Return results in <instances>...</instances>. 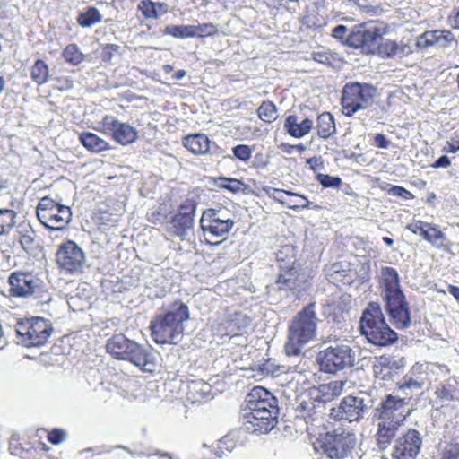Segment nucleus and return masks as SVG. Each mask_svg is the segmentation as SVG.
I'll use <instances>...</instances> for the list:
<instances>
[{
  "instance_id": "13",
  "label": "nucleus",
  "mask_w": 459,
  "mask_h": 459,
  "mask_svg": "<svg viewBox=\"0 0 459 459\" xmlns=\"http://www.w3.org/2000/svg\"><path fill=\"white\" fill-rule=\"evenodd\" d=\"M201 229L210 238H226L235 224L230 212L225 208L205 210L200 220Z\"/></svg>"
},
{
  "instance_id": "17",
  "label": "nucleus",
  "mask_w": 459,
  "mask_h": 459,
  "mask_svg": "<svg viewBox=\"0 0 459 459\" xmlns=\"http://www.w3.org/2000/svg\"><path fill=\"white\" fill-rule=\"evenodd\" d=\"M9 293L16 298H28L40 288V280L29 272L15 271L8 277Z\"/></svg>"
},
{
  "instance_id": "19",
  "label": "nucleus",
  "mask_w": 459,
  "mask_h": 459,
  "mask_svg": "<svg viewBox=\"0 0 459 459\" xmlns=\"http://www.w3.org/2000/svg\"><path fill=\"white\" fill-rule=\"evenodd\" d=\"M103 131L112 135L113 139L126 145L134 143L137 138V131L126 123H122L112 116H105L101 121Z\"/></svg>"
},
{
  "instance_id": "22",
  "label": "nucleus",
  "mask_w": 459,
  "mask_h": 459,
  "mask_svg": "<svg viewBox=\"0 0 459 459\" xmlns=\"http://www.w3.org/2000/svg\"><path fill=\"white\" fill-rule=\"evenodd\" d=\"M406 228L413 234H420L426 241L438 248L443 247L446 240V235L435 224L414 221L409 223Z\"/></svg>"
},
{
  "instance_id": "64",
  "label": "nucleus",
  "mask_w": 459,
  "mask_h": 459,
  "mask_svg": "<svg viewBox=\"0 0 459 459\" xmlns=\"http://www.w3.org/2000/svg\"><path fill=\"white\" fill-rule=\"evenodd\" d=\"M186 74V71L183 69L178 70L174 74V78L176 80H181L183 77H185Z\"/></svg>"
},
{
  "instance_id": "38",
  "label": "nucleus",
  "mask_w": 459,
  "mask_h": 459,
  "mask_svg": "<svg viewBox=\"0 0 459 459\" xmlns=\"http://www.w3.org/2000/svg\"><path fill=\"white\" fill-rule=\"evenodd\" d=\"M276 260L279 264V269L284 265H295V247L291 245H286L281 247V249L276 253Z\"/></svg>"
},
{
  "instance_id": "24",
  "label": "nucleus",
  "mask_w": 459,
  "mask_h": 459,
  "mask_svg": "<svg viewBox=\"0 0 459 459\" xmlns=\"http://www.w3.org/2000/svg\"><path fill=\"white\" fill-rule=\"evenodd\" d=\"M277 284L282 290H305L307 288V281L304 274L298 273L294 265L281 266L280 269Z\"/></svg>"
},
{
  "instance_id": "43",
  "label": "nucleus",
  "mask_w": 459,
  "mask_h": 459,
  "mask_svg": "<svg viewBox=\"0 0 459 459\" xmlns=\"http://www.w3.org/2000/svg\"><path fill=\"white\" fill-rule=\"evenodd\" d=\"M264 191L269 197L274 199L275 201H277L282 204H286V205L288 204V203L286 202L285 195H289V196L297 195V193L283 190V189H279V188H275V187H272V186L264 187Z\"/></svg>"
},
{
  "instance_id": "16",
  "label": "nucleus",
  "mask_w": 459,
  "mask_h": 459,
  "mask_svg": "<svg viewBox=\"0 0 459 459\" xmlns=\"http://www.w3.org/2000/svg\"><path fill=\"white\" fill-rule=\"evenodd\" d=\"M406 405L404 398L388 394L376 408L374 418L403 425L409 414Z\"/></svg>"
},
{
  "instance_id": "45",
  "label": "nucleus",
  "mask_w": 459,
  "mask_h": 459,
  "mask_svg": "<svg viewBox=\"0 0 459 459\" xmlns=\"http://www.w3.org/2000/svg\"><path fill=\"white\" fill-rule=\"evenodd\" d=\"M218 31V29L212 23H204L199 24L197 26L193 25V34L195 37H208L215 35Z\"/></svg>"
},
{
  "instance_id": "37",
  "label": "nucleus",
  "mask_w": 459,
  "mask_h": 459,
  "mask_svg": "<svg viewBox=\"0 0 459 459\" xmlns=\"http://www.w3.org/2000/svg\"><path fill=\"white\" fill-rule=\"evenodd\" d=\"M257 116L264 123H273L278 117L275 104L269 100L263 101L257 108Z\"/></svg>"
},
{
  "instance_id": "1",
  "label": "nucleus",
  "mask_w": 459,
  "mask_h": 459,
  "mask_svg": "<svg viewBox=\"0 0 459 459\" xmlns=\"http://www.w3.org/2000/svg\"><path fill=\"white\" fill-rule=\"evenodd\" d=\"M243 427L257 435L271 431L277 422L279 408L277 399L262 386L254 387L246 398Z\"/></svg>"
},
{
  "instance_id": "61",
  "label": "nucleus",
  "mask_w": 459,
  "mask_h": 459,
  "mask_svg": "<svg viewBox=\"0 0 459 459\" xmlns=\"http://www.w3.org/2000/svg\"><path fill=\"white\" fill-rule=\"evenodd\" d=\"M448 291L457 301H459V287L449 285Z\"/></svg>"
},
{
  "instance_id": "36",
  "label": "nucleus",
  "mask_w": 459,
  "mask_h": 459,
  "mask_svg": "<svg viewBox=\"0 0 459 459\" xmlns=\"http://www.w3.org/2000/svg\"><path fill=\"white\" fill-rule=\"evenodd\" d=\"M101 20L102 15L100 11L93 6L88 7L84 12L80 13L77 17L78 24L83 28L91 27L101 22Z\"/></svg>"
},
{
  "instance_id": "52",
  "label": "nucleus",
  "mask_w": 459,
  "mask_h": 459,
  "mask_svg": "<svg viewBox=\"0 0 459 459\" xmlns=\"http://www.w3.org/2000/svg\"><path fill=\"white\" fill-rule=\"evenodd\" d=\"M384 51L388 56H394L402 53L403 48L396 42L388 40L383 45Z\"/></svg>"
},
{
  "instance_id": "53",
  "label": "nucleus",
  "mask_w": 459,
  "mask_h": 459,
  "mask_svg": "<svg viewBox=\"0 0 459 459\" xmlns=\"http://www.w3.org/2000/svg\"><path fill=\"white\" fill-rule=\"evenodd\" d=\"M295 196L298 197V200L293 204L288 203V208L294 211L299 209L309 208L311 203L307 200V198L305 195L297 194V195Z\"/></svg>"
},
{
  "instance_id": "7",
  "label": "nucleus",
  "mask_w": 459,
  "mask_h": 459,
  "mask_svg": "<svg viewBox=\"0 0 459 459\" xmlns=\"http://www.w3.org/2000/svg\"><path fill=\"white\" fill-rule=\"evenodd\" d=\"M377 95V88L366 82H349L342 90L341 105L346 117H352L359 110L372 106Z\"/></svg>"
},
{
  "instance_id": "2",
  "label": "nucleus",
  "mask_w": 459,
  "mask_h": 459,
  "mask_svg": "<svg viewBox=\"0 0 459 459\" xmlns=\"http://www.w3.org/2000/svg\"><path fill=\"white\" fill-rule=\"evenodd\" d=\"M188 307L175 301L162 307L151 321V335L157 344H178L184 336L186 323L189 319Z\"/></svg>"
},
{
  "instance_id": "55",
  "label": "nucleus",
  "mask_w": 459,
  "mask_h": 459,
  "mask_svg": "<svg viewBox=\"0 0 459 459\" xmlns=\"http://www.w3.org/2000/svg\"><path fill=\"white\" fill-rule=\"evenodd\" d=\"M65 432L59 429L51 430L48 434V441L54 445H58L65 440Z\"/></svg>"
},
{
  "instance_id": "44",
  "label": "nucleus",
  "mask_w": 459,
  "mask_h": 459,
  "mask_svg": "<svg viewBox=\"0 0 459 459\" xmlns=\"http://www.w3.org/2000/svg\"><path fill=\"white\" fill-rule=\"evenodd\" d=\"M218 186L221 188L229 190L232 193H238L241 190L244 184L237 178H220Z\"/></svg>"
},
{
  "instance_id": "42",
  "label": "nucleus",
  "mask_w": 459,
  "mask_h": 459,
  "mask_svg": "<svg viewBox=\"0 0 459 459\" xmlns=\"http://www.w3.org/2000/svg\"><path fill=\"white\" fill-rule=\"evenodd\" d=\"M312 59L319 64H323L331 67L334 66L337 60V54L332 53L327 49H319L311 53Z\"/></svg>"
},
{
  "instance_id": "30",
  "label": "nucleus",
  "mask_w": 459,
  "mask_h": 459,
  "mask_svg": "<svg viewBox=\"0 0 459 459\" xmlns=\"http://www.w3.org/2000/svg\"><path fill=\"white\" fill-rule=\"evenodd\" d=\"M183 144L194 154H205L210 150V140L204 134L187 135L184 137Z\"/></svg>"
},
{
  "instance_id": "12",
  "label": "nucleus",
  "mask_w": 459,
  "mask_h": 459,
  "mask_svg": "<svg viewBox=\"0 0 459 459\" xmlns=\"http://www.w3.org/2000/svg\"><path fill=\"white\" fill-rule=\"evenodd\" d=\"M381 37V29L374 21H368L351 27L343 45L371 53L377 48Z\"/></svg>"
},
{
  "instance_id": "63",
  "label": "nucleus",
  "mask_w": 459,
  "mask_h": 459,
  "mask_svg": "<svg viewBox=\"0 0 459 459\" xmlns=\"http://www.w3.org/2000/svg\"><path fill=\"white\" fill-rule=\"evenodd\" d=\"M453 27L455 29H459V9L455 12L453 17Z\"/></svg>"
},
{
  "instance_id": "21",
  "label": "nucleus",
  "mask_w": 459,
  "mask_h": 459,
  "mask_svg": "<svg viewBox=\"0 0 459 459\" xmlns=\"http://www.w3.org/2000/svg\"><path fill=\"white\" fill-rule=\"evenodd\" d=\"M421 444L420 432L416 429H409L396 440L394 456L396 459H416Z\"/></svg>"
},
{
  "instance_id": "9",
  "label": "nucleus",
  "mask_w": 459,
  "mask_h": 459,
  "mask_svg": "<svg viewBox=\"0 0 459 459\" xmlns=\"http://www.w3.org/2000/svg\"><path fill=\"white\" fill-rule=\"evenodd\" d=\"M316 360L321 371L334 374L354 366L355 352L349 345L335 343L321 351Z\"/></svg>"
},
{
  "instance_id": "33",
  "label": "nucleus",
  "mask_w": 459,
  "mask_h": 459,
  "mask_svg": "<svg viewBox=\"0 0 459 459\" xmlns=\"http://www.w3.org/2000/svg\"><path fill=\"white\" fill-rule=\"evenodd\" d=\"M317 134L323 139H327L333 135L335 131L334 118L329 112H324L317 117L316 124Z\"/></svg>"
},
{
  "instance_id": "54",
  "label": "nucleus",
  "mask_w": 459,
  "mask_h": 459,
  "mask_svg": "<svg viewBox=\"0 0 459 459\" xmlns=\"http://www.w3.org/2000/svg\"><path fill=\"white\" fill-rule=\"evenodd\" d=\"M388 194L393 196L402 197L403 199H409L412 196L410 191L399 186H393L392 187H390L388 189Z\"/></svg>"
},
{
  "instance_id": "60",
  "label": "nucleus",
  "mask_w": 459,
  "mask_h": 459,
  "mask_svg": "<svg viewBox=\"0 0 459 459\" xmlns=\"http://www.w3.org/2000/svg\"><path fill=\"white\" fill-rule=\"evenodd\" d=\"M155 13H157V19L167 13L168 5L165 3H155Z\"/></svg>"
},
{
  "instance_id": "11",
  "label": "nucleus",
  "mask_w": 459,
  "mask_h": 459,
  "mask_svg": "<svg viewBox=\"0 0 459 459\" xmlns=\"http://www.w3.org/2000/svg\"><path fill=\"white\" fill-rule=\"evenodd\" d=\"M356 444L355 435L341 429L326 432L319 440L320 459H344Z\"/></svg>"
},
{
  "instance_id": "28",
  "label": "nucleus",
  "mask_w": 459,
  "mask_h": 459,
  "mask_svg": "<svg viewBox=\"0 0 459 459\" xmlns=\"http://www.w3.org/2000/svg\"><path fill=\"white\" fill-rule=\"evenodd\" d=\"M187 400L191 403H200L202 400L206 399L212 393V386L203 379L191 380L186 385Z\"/></svg>"
},
{
  "instance_id": "48",
  "label": "nucleus",
  "mask_w": 459,
  "mask_h": 459,
  "mask_svg": "<svg viewBox=\"0 0 459 459\" xmlns=\"http://www.w3.org/2000/svg\"><path fill=\"white\" fill-rule=\"evenodd\" d=\"M155 6V2L151 0H142L138 4V9L146 19H157Z\"/></svg>"
},
{
  "instance_id": "62",
  "label": "nucleus",
  "mask_w": 459,
  "mask_h": 459,
  "mask_svg": "<svg viewBox=\"0 0 459 459\" xmlns=\"http://www.w3.org/2000/svg\"><path fill=\"white\" fill-rule=\"evenodd\" d=\"M447 144H448V146L445 148L446 152L455 153L456 152L459 151V144L449 143Z\"/></svg>"
},
{
  "instance_id": "31",
  "label": "nucleus",
  "mask_w": 459,
  "mask_h": 459,
  "mask_svg": "<svg viewBox=\"0 0 459 459\" xmlns=\"http://www.w3.org/2000/svg\"><path fill=\"white\" fill-rule=\"evenodd\" d=\"M323 405L311 398V394L308 393L307 396L303 398L299 405V411L301 417L307 422L315 420L322 411Z\"/></svg>"
},
{
  "instance_id": "26",
  "label": "nucleus",
  "mask_w": 459,
  "mask_h": 459,
  "mask_svg": "<svg viewBox=\"0 0 459 459\" xmlns=\"http://www.w3.org/2000/svg\"><path fill=\"white\" fill-rule=\"evenodd\" d=\"M313 126L312 119L306 117L299 120L297 115H289L284 122V128L290 136L295 138H301L308 134Z\"/></svg>"
},
{
  "instance_id": "40",
  "label": "nucleus",
  "mask_w": 459,
  "mask_h": 459,
  "mask_svg": "<svg viewBox=\"0 0 459 459\" xmlns=\"http://www.w3.org/2000/svg\"><path fill=\"white\" fill-rule=\"evenodd\" d=\"M16 212L10 209H0V235L8 233L15 224Z\"/></svg>"
},
{
  "instance_id": "6",
  "label": "nucleus",
  "mask_w": 459,
  "mask_h": 459,
  "mask_svg": "<svg viewBox=\"0 0 459 459\" xmlns=\"http://www.w3.org/2000/svg\"><path fill=\"white\" fill-rule=\"evenodd\" d=\"M360 331L376 346H389L398 339L397 333L386 324L377 302H370L360 318Z\"/></svg>"
},
{
  "instance_id": "34",
  "label": "nucleus",
  "mask_w": 459,
  "mask_h": 459,
  "mask_svg": "<svg viewBox=\"0 0 459 459\" xmlns=\"http://www.w3.org/2000/svg\"><path fill=\"white\" fill-rule=\"evenodd\" d=\"M19 243L26 253H30L35 247L36 234L29 224L18 226Z\"/></svg>"
},
{
  "instance_id": "56",
  "label": "nucleus",
  "mask_w": 459,
  "mask_h": 459,
  "mask_svg": "<svg viewBox=\"0 0 459 459\" xmlns=\"http://www.w3.org/2000/svg\"><path fill=\"white\" fill-rule=\"evenodd\" d=\"M347 31H348V29L346 26L344 25H337L336 27H334L332 30V36L340 40L341 43L343 45V41H345V39L347 38L348 35L347 34Z\"/></svg>"
},
{
  "instance_id": "29",
  "label": "nucleus",
  "mask_w": 459,
  "mask_h": 459,
  "mask_svg": "<svg viewBox=\"0 0 459 459\" xmlns=\"http://www.w3.org/2000/svg\"><path fill=\"white\" fill-rule=\"evenodd\" d=\"M453 40V34L449 30H432L423 33L420 37V44L424 47L438 45L446 48Z\"/></svg>"
},
{
  "instance_id": "50",
  "label": "nucleus",
  "mask_w": 459,
  "mask_h": 459,
  "mask_svg": "<svg viewBox=\"0 0 459 459\" xmlns=\"http://www.w3.org/2000/svg\"><path fill=\"white\" fill-rule=\"evenodd\" d=\"M233 154L237 159L247 161L251 158L252 150L248 145L238 144L233 148Z\"/></svg>"
},
{
  "instance_id": "4",
  "label": "nucleus",
  "mask_w": 459,
  "mask_h": 459,
  "mask_svg": "<svg viewBox=\"0 0 459 459\" xmlns=\"http://www.w3.org/2000/svg\"><path fill=\"white\" fill-rule=\"evenodd\" d=\"M107 351L117 359L127 360L144 372H153L157 359L151 348L130 340L124 334H115L107 341Z\"/></svg>"
},
{
  "instance_id": "14",
  "label": "nucleus",
  "mask_w": 459,
  "mask_h": 459,
  "mask_svg": "<svg viewBox=\"0 0 459 459\" xmlns=\"http://www.w3.org/2000/svg\"><path fill=\"white\" fill-rule=\"evenodd\" d=\"M197 203L192 199L183 202L177 213L171 217L167 231L174 236L185 239L195 224V214Z\"/></svg>"
},
{
  "instance_id": "59",
  "label": "nucleus",
  "mask_w": 459,
  "mask_h": 459,
  "mask_svg": "<svg viewBox=\"0 0 459 459\" xmlns=\"http://www.w3.org/2000/svg\"><path fill=\"white\" fill-rule=\"evenodd\" d=\"M450 160L447 156L443 155L439 157L432 165L433 168H447L450 166Z\"/></svg>"
},
{
  "instance_id": "18",
  "label": "nucleus",
  "mask_w": 459,
  "mask_h": 459,
  "mask_svg": "<svg viewBox=\"0 0 459 459\" xmlns=\"http://www.w3.org/2000/svg\"><path fill=\"white\" fill-rule=\"evenodd\" d=\"M368 405L363 398L349 395L344 397L338 408L331 410L330 417L333 420H345L349 422L359 421L363 418Z\"/></svg>"
},
{
  "instance_id": "35",
  "label": "nucleus",
  "mask_w": 459,
  "mask_h": 459,
  "mask_svg": "<svg viewBox=\"0 0 459 459\" xmlns=\"http://www.w3.org/2000/svg\"><path fill=\"white\" fill-rule=\"evenodd\" d=\"M31 80L38 85L45 84L49 77V69L42 59H37L30 68Z\"/></svg>"
},
{
  "instance_id": "20",
  "label": "nucleus",
  "mask_w": 459,
  "mask_h": 459,
  "mask_svg": "<svg viewBox=\"0 0 459 459\" xmlns=\"http://www.w3.org/2000/svg\"><path fill=\"white\" fill-rule=\"evenodd\" d=\"M406 360L403 357L382 355L376 358L373 363V372L381 380H391L398 376L404 368Z\"/></svg>"
},
{
  "instance_id": "49",
  "label": "nucleus",
  "mask_w": 459,
  "mask_h": 459,
  "mask_svg": "<svg viewBox=\"0 0 459 459\" xmlns=\"http://www.w3.org/2000/svg\"><path fill=\"white\" fill-rule=\"evenodd\" d=\"M439 459H459V442L453 441L442 450Z\"/></svg>"
},
{
  "instance_id": "10",
  "label": "nucleus",
  "mask_w": 459,
  "mask_h": 459,
  "mask_svg": "<svg viewBox=\"0 0 459 459\" xmlns=\"http://www.w3.org/2000/svg\"><path fill=\"white\" fill-rule=\"evenodd\" d=\"M36 213L39 221L51 230H65L72 220L70 207L60 204L48 196L40 199Z\"/></svg>"
},
{
  "instance_id": "25",
  "label": "nucleus",
  "mask_w": 459,
  "mask_h": 459,
  "mask_svg": "<svg viewBox=\"0 0 459 459\" xmlns=\"http://www.w3.org/2000/svg\"><path fill=\"white\" fill-rule=\"evenodd\" d=\"M344 382L332 381L311 388V398L319 402L322 405L340 396L343 391Z\"/></svg>"
},
{
  "instance_id": "39",
  "label": "nucleus",
  "mask_w": 459,
  "mask_h": 459,
  "mask_svg": "<svg viewBox=\"0 0 459 459\" xmlns=\"http://www.w3.org/2000/svg\"><path fill=\"white\" fill-rule=\"evenodd\" d=\"M62 56L67 63L73 65H78L84 60V55L80 51L76 44L67 45L63 50Z\"/></svg>"
},
{
  "instance_id": "3",
  "label": "nucleus",
  "mask_w": 459,
  "mask_h": 459,
  "mask_svg": "<svg viewBox=\"0 0 459 459\" xmlns=\"http://www.w3.org/2000/svg\"><path fill=\"white\" fill-rule=\"evenodd\" d=\"M379 288L391 323L396 328L409 327L411 325L409 304L401 289L399 274L394 268L381 267Z\"/></svg>"
},
{
  "instance_id": "41",
  "label": "nucleus",
  "mask_w": 459,
  "mask_h": 459,
  "mask_svg": "<svg viewBox=\"0 0 459 459\" xmlns=\"http://www.w3.org/2000/svg\"><path fill=\"white\" fill-rule=\"evenodd\" d=\"M164 33L175 38H194L193 25H168Z\"/></svg>"
},
{
  "instance_id": "8",
  "label": "nucleus",
  "mask_w": 459,
  "mask_h": 459,
  "mask_svg": "<svg viewBox=\"0 0 459 459\" xmlns=\"http://www.w3.org/2000/svg\"><path fill=\"white\" fill-rule=\"evenodd\" d=\"M15 332L18 342L25 347H39L50 337L53 327L43 317H30L17 321Z\"/></svg>"
},
{
  "instance_id": "23",
  "label": "nucleus",
  "mask_w": 459,
  "mask_h": 459,
  "mask_svg": "<svg viewBox=\"0 0 459 459\" xmlns=\"http://www.w3.org/2000/svg\"><path fill=\"white\" fill-rule=\"evenodd\" d=\"M426 368L427 365L425 364H415L411 370V376L406 375L399 385V388L403 391H410L405 394L411 396L420 393L429 382Z\"/></svg>"
},
{
  "instance_id": "51",
  "label": "nucleus",
  "mask_w": 459,
  "mask_h": 459,
  "mask_svg": "<svg viewBox=\"0 0 459 459\" xmlns=\"http://www.w3.org/2000/svg\"><path fill=\"white\" fill-rule=\"evenodd\" d=\"M251 323L250 317L241 313H235L234 317L230 320V325H236L238 329L245 328Z\"/></svg>"
},
{
  "instance_id": "5",
  "label": "nucleus",
  "mask_w": 459,
  "mask_h": 459,
  "mask_svg": "<svg viewBox=\"0 0 459 459\" xmlns=\"http://www.w3.org/2000/svg\"><path fill=\"white\" fill-rule=\"evenodd\" d=\"M318 321L315 302L307 305L295 316L289 326L288 341L285 344L288 356L299 355L302 346L315 338Z\"/></svg>"
},
{
  "instance_id": "15",
  "label": "nucleus",
  "mask_w": 459,
  "mask_h": 459,
  "mask_svg": "<svg viewBox=\"0 0 459 459\" xmlns=\"http://www.w3.org/2000/svg\"><path fill=\"white\" fill-rule=\"evenodd\" d=\"M56 263L65 272L77 273L82 271L85 255L82 249L74 241H66L56 252Z\"/></svg>"
},
{
  "instance_id": "27",
  "label": "nucleus",
  "mask_w": 459,
  "mask_h": 459,
  "mask_svg": "<svg viewBox=\"0 0 459 459\" xmlns=\"http://www.w3.org/2000/svg\"><path fill=\"white\" fill-rule=\"evenodd\" d=\"M401 426L402 424L377 420V431L375 437L379 449L384 450L391 444Z\"/></svg>"
},
{
  "instance_id": "46",
  "label": "nucleus",
  "mask_w": 459,
  "mask_h": 459,
  "mask_svg": "<svg viewBox=\"0 0 459 459\" xmlns=\"http://www.w3.org/2000/svg\"><path fill=\"white\" fill-rule=\"evenodd\" d=\"M455 386L452 384H441L437 387L436 394L439 399L453 401L455 399Z\"/></svg>"
},
{
  "instance_id": "32",
  "label": "nucleus",
  "mask_w": 459,
  "mask_h": 459,
  "mask_svg": "<svg viewBox=\"0 0 459 459\" xmlns=\"http://www.w3.org/2000/svg\"><path fill=\"white\" fill-rule=\"evenodd\" d=\"M81 143L90 152H100L109 149L108 143L91 132H83L79 136Z\"/></svg>"
},
{
  "instance_id": "47",
  "label": "nucleus",
  "mask_w": 459,
  "mask_h": 459,
  "mask_svg": "<svg viewBox=\"0 0 459 459\" xmlns=\"http://www.w3.org/2000/svg\"><path fill=\"white\" fill-rule=\"evenodd\" d=\"M316 179L324 187L339 188L342 184L341 178L327 174L319 173L316 175Z\"/></svg>"
},
{
  "instance_id": "57",
  "label": "nucleus",
  "mask_w": 459,
  "mask_h": 459,
  "mask_svg": "<svg viewBox=\"0 0 459 459\" xmlns=\"http://www.w3.org/2000/svg\"><path fill=\"white\" fill-rule=\"evenodd\" d=\"M56 81L57 88L61 91L70 90L74 86V82L68 77H58Z\"/></svg>"
},
{
  "instance_id": "58",
  "label": "nucleus",
  "mask_w": 459,
  "mask_h": 459,
  "mask_svg": "<svg viewBox=\"0 0 459 459\" xmlns=\"http://www.w3.org/2000/svg\"><path fill=\"white\" fill-rule=\"evenodd\" d=\"M375 143L377 147L386 149L389 146V141L386 137L382 134H376L374 138Z\"/></svg>"
}]
</instances>
